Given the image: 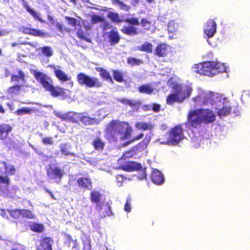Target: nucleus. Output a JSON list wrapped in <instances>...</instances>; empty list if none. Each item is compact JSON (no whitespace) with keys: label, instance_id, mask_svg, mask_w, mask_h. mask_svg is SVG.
<instances>
[{"label":"nucleus","instance_id":"48","mask_svg":"<svg viewBox=\"0 0 250 250\" xmlns=\"http://www.w3.org/2000/svg\"><path fill=\"white\" fill-rule=\"evenodd\" d=\"M10 216L15 219H18L21 217V209H14L9 212Z\"/></svg>","mask_w":250,"mask_h":250},{"label":"nucleus","instance_id":"1","mask_svg":"<svg viewBox=\"0 0 250 250\" xmlns=\"http://www.w3.org/2000/svg\"><path fill=\"white\" fill-rule=\"evenodd\" d=\"M132 131V127L128 123L117 120H111L105 129L106 138L113 141L118 139L124 141L130 139Z\"/></svg>","mask_w":250,"mask_h":250},{"label":"nucleus","instance_id":"28","mask_svg":"<svg viewBox=\"0 0 250 250\" xmlns=\"http://www.w3.org/2000/svg\"><path fill=\"white\" fill-rule=\"evenodd\" d=\"M91 144L94 148L95 150L98 151H102L105 146L104 142L99 137H97L94 139L92 141Z\"/></svg>","mask_w":250,"mask_h":250},{"label":"nucleus","instance_id":"38","mask_svg":"<svg viewBox=\"0 0 250 250\" xmlns=\"http://www.w3.org/2000/svg\"><path fill=\"white\" fill-rule=\"evenodd\" d=\"M114 79L118 83H123L124 81L123 73L118 70H112V71Z\"/></svg>","mask_w":250,"mask_h":250},{"label":"nucleus","instance_id":"64","mask_svg":"<svg viewBox=\"0 0 250 250\" xmlns=\"http://www.w3.org/2000/svg\"><path fill=\"white\" fill-rule=\"evenodd\" d=\"M46 192H47V193H48L51 196V197L53 198V199H55V197L54 196V195L53 194L52 192L49 190L48 189H46Z\"/></svg>","mask_w":250,"mask_h":250},{"label":"nucleus","instance_id":"60","mask_svg":"<svg viewBox=\"0 0 250 250\" xmlns=\"http://www.w3.org/2000/svg\"><path fill=\"white\" fill-rule=\"evenodd\" d=\"M22 44H24V45H29L30 46H31L32 47H36V44H37V43H33V42H22L21 43Z\"/></svg>","mask_w":250,"mask_h":250},{"label":"nucleus","instance_id":"5","mask_svg":"<svg viewBox=\"0 0 250 250\" xmlns=\"http://www.w3.org/2000/svg\"><path fill=\"white\" fill-rule=\"evenodd\" d=\"M194 72L201 75L212 76L226 71L224 64L213 61L206 62L194 65Z\"/></svg>","mask_w":250,"mask_h":250},{"label":"nucleus","instance_id":"24","mask_svg":"<svg viewBox=\"0 0 250 250\" xmlns=\"http://www.w3.org/2000/svg\"><path fill=\"white\" fill-rule=\"evenodd\" d=\"M151 179L152 181L157 184L160 185L164 182V176L163 174L159 170H154L151 175Z\"/></svg>","mask_w":250,"mask_h":250},{"label":"nucleus","instance_id":"54","mask_svg":"<svg viewBox=\"0 0 250 250\" xmlns=\"http://www.w3.org/2000/svg\"><path fill=\"white\" fill-rule=\"evenodd\" d=\"M22 85L16 84L14 86H11L9 88L8 91L10 93H15L19 92L21 87Z\"/></svg>","mask_w":250,"mask_h":250},{"label":"nucleus","instance_id":"53","mask_svg":"<svg viewBox=\"0 0 250 250\" xmlns=\"http://www.w3.org/2000/svg\"><path fill=\"white\" fill-rule=\"evenodd\" d=\"M77 36L79 39L84 40L88 42H91V39L87 38L83 31H78L77 32Z\"/></svg>","mask_w":250,"mask_h":250},{"label":"nucleus","instance_id":"30","mask_svg":"<svg viewBox=\"0 0 250 250\" xmlns=\"http://www.w3.org/2000/svg\"><path fill=\"white\" fill-rule=\"evenodd\" d=\"M21 0L22 2L23 6L26 9V11H28L34 18L38 19L41 22H44V21L39 16L38 14L35 11L30 8L25 0Z\"/></svg>","mask_w":250,"mask_h":250},{"label":"nucleus","instance_id":"58","mask_svg":"<svg viewBox=\"0 0 250 250\" xmlns=\"http://www.w3.org/2000/svg\"><path fill=\"white\" fill-rule=\"evenodd\" d=\"M193 101L197 104L201 103L202 105V98H201V92L198 95L192 98Z\"/></svg>","mask_w":250,"mask_h":250},{"label":"nucleus","instance_id":"4","mask_svg":"<svg viewBox=\"0 0 250 250\" xmlns=\"http://www.w3.org/2000/svg\"><path fill=\"white\" fill-rule=\"evenodd\" d=\"M33 74L38 83L46 91L49 92L52 96L57 97L65 95V89L59 86H55L52 80L47 74L37 70H34Z\"/></svg>","mask_w":250,"mask_h":250},{"label":"nucleus","instance_id":"20","mask_svg":"<svg viewBox=\"0 0 250 250\" xmlns=\"http://www.w3.org/2000/svg\"><path fill=\"white\" fill-rule=\"evenodd\" d=\"M214 93L210 91H202L201 98H202V105L210 104L213 105L215 104L214 100Z\"/></svg>","mask_w":250,"mask_h":250},{"label":"nucleus","instance_id":"45","mask_svg":"<svg viewBox=\"0 0 250 250\" xmlns=\"http://www.w3.org/2000/svg\"><path fill=\"white\" fill-rule=\"evenodd\" d=\"M117 101L123 104H124L126 105H129L131 107L136 106L138 104L137 102L134 100L128 99L125 98L118 99Z\"/></svg>","mask_w":250,"mask_h":250},{"label":"nucleus","instance_id":"40","mask_svg":"<svg viewBox=\"0 0 250 250\" xmlns=\"http://www.w3.org/2000/svg\"><path fill=\"white\" fill-rule=\"evenodd\" d=\"M21 217L30 219H34L36 215L33 212L28 209H21Z\"/></svg>","mask_w":250,"mask_h":250},{"label":"nucleus","instance_id":"13","mask_svg":"<svg viewBox=\"0 0 250 250\" xmlns=\"http://www.w3.org/2000/svg\"><path fill=\"white\" fill-rule=\"evenodd\" d=\"M192 91V88L187 85L183 87L177 85L175 88V92L182 103L190 96Z\"/></svg>","mask_w":250,"mask_h":250},{"label":"nucleus","instance_id":"44","mask_svg":"<svg viewBox=\"0 0 250 250\" xmlns=\"http://www.w3.org/2000/svg\"><path fill=\"white\" fill-rule=\"evenodd\" d=\"M30 228L34 232H42L44 229V226L42 224L34 222L30 226Z\"/></svg>","mask_w":250,"mask_h":250},{"label":"nucleus","instance_id":"23","mask_svg":"<svg viewBox=\"0 0 250 250\" xmlns=\"http://www.w3.org/2000/svg\"><path fill=\"white\" fill-rule=\"evenodd\" d=\"M108 38L109 42L111 45H114L118 43L121 39L118 32L115 30L110 31L108 35Z\"/></svg>","mask_w":250,"mask_h":250},{"label":"nucleus","instance_id":"57","mask_svg":"<svg viewBox=\"0 0 250 250\" xmlns=\"http://www.w3.org/2000/svg\"><path fill=\"white\" fill-rule=\"evenodd\" d=\"M131 200L130 198H128L126 200L125 204L124 207V210L126 212H130L131 210Z\"/></svg>","mask_w":250,"mask_h":250},{"label":"nucleus","instance_id":"26","mask_svg":"<svg viewBox=\"0 0 250 250\" xmlns=\"http://www.w3.org/2000/svg\"><path fill=\"white\" fill-rule=\"evenodd\" d=\"M71 146L68 143L62 144L60 145V151L62 154L65 156H71L72 157H77V155L74 152H71L69 151Z\"/></svg>","mask_w":250,"mask_h":250},{"label":"nucleus","instance_id":"2","mask_svg":"<svg viewBox=\"0 0 250 250\" xmlns=\"http://www.w3.org/2000/svg\"><path fill=\"white\" fill-rule=\"evenodd\" d=\"M216 115L208 109H198L190 110L187 116V122L192 128H197L201 126L202 123L209 124L215 121Z\"/></svg>","mask_w":250,"mask_h":250},{"label":"nucleus","instance_id":"31","mask_svg":"<svg viewBox=\"0 0 250 250\" xmlns=\"http://www.w3.org/2000/svg\"><path fill=\"white\" fill-rule=\"evenodd\" d=\"M232 107L230 106H223L217 111V115L220 118L224 117L229 115L231 112Z\"/></svg>","mask_w":250,"mask_h":250},{"label":"nucleus","instance_id":"15","mask_svg":"<svg viewBox=\"0 0 250 250\" xmlns=\"http://www.w3.org/2000/svg\"><path fill=\"white\" fill-rule=\"evenodd\" d=\"M54 240L50 237H44L40 240L39 246L37 247V250H52V245Z\"/></svg>","mask_w":250,"mask_h":250},{"label":"nucleus","instance_id":"42","mask_svg":"<svg viewBox=\"0 0 250 250\" xmlns=\"http://www.w3.org/2000/svg\"><path fill=\"white\" fill-rule=\"evenodd\" d=\"M111 2L113 5H119L121 10L125 11H128L130 9L129 5L125 4L120 0H111Z\"/></svg>","mask_w":250,"mask_h":250},{"label":"nucleus","instance_id":"14","mask_svg":"<svg viewBox=\"0 0 250 250\" xmlns=\"http://www.w3.org/2000/svg\"><path fill=\"white\" fill-rule=\"evenodd\" d=\"M19 31L24 34L35 37L43 38L46 36V33L42 30L25 26H21Z\"/></svg>","mask_w":250,"mask_h":250},{"label":"nucleus","instance_id":"3","mask_svg":"<svg viewBox=\"0 0 250 250\" xmlns=\"http://www.w3.org/2000/svg\"><path fill=\"white\" fill-rule=\"evenodd\" d=\"M107 17L112 22L119 24L124 22L129 24L128 26L124 25L121 29V31L125 35L131 36L139 34L140 31L138 28L135 27V26H139L140 25L138 18L131 17L122 19L120 18L118 13L112 11L109 12Z\"/></svg>","mask_w":250,"mask_h":250},{"label":"nucleus","instance_id":"19","mask_svg":"<svg viewBox=\"0 0 250 250\" xmlns=\"http://www.w3.org/2000/svg\"><path fill=\"white\" fill-rule=\"evenodd\" d=\"M49 67L53 69L56 77L62 82H65L70 80L71 78L68 77L62 70L57 68L54 65H49Z\"/></svg>","mask_w":250,"mask_h":250},{"label":"nucleus","instance_id":"18","mask_svg":"<svg viewBox=\"0 0 250 250\" xmlns=\"http://www.w3.org/2000/svg\"><path fill=\"white\" fill-rule=\"evenodd\" d=\"M78 186L84 190H91L92 188V182L90 177H82L77 180Z\"/></svg>","mask_w":250,"mask_h":250},{"label":"nucleus","instance_id":"9","mask_svg":"<svg viewBox=\"0 0 250 250\" xmlns=\"http://www.w3.org/2000/svg\"><path fill=\"white\" fill-rule=\"evenodd\" d=\"M0 164L4 167L5 174L9 176L15 174L16 170L13 165L8 164L5 161L1 162ZM1 183L5 184L7 187L10 183V179L7 176L0 175V184ZM2 192H3V189L0 185V193Z\"/></svg>","mask_w":250,"mask_h":250},{"label":"nucleus","instance_id":"29","mask_svg":"<svg viewBox=\"0 0 250 250\" xmlns=\"http://www.w3.org/2000/svg\"><path fill=\"white\" fill-rule=\"evenodd\" d=\"M137 49L140 51L146 52L147 53H150L152 52L153 45L149 42H145L141 45L138 46L137 47Z\"/></svg>","mask_w":250,"mask_h":250},{"label":"nucleus","instance_id":"43","mask_svg":"<svg viewBox=\"0 0 250 250\" xmlns=\"http://www.w3.org/2000/svg\"><path fill=\"white\" fill-rule=\"evenodd\" d=\"M178 25L173 20L169 21L167 24V30L169 33H175L178 31Z\"/></svg>","mask_w":250,"mask_h":250},{"label":"nucleus","instance_id":"39","mask_svg":"<svg viewBox=\"0 0 250 250\" xmlns=\"http://www.w3.org/2000/svg\"><path fill=\"white\" fill-rule=\"evenodd\" d=\"M135 126L139 130H147L152 129L153 126L151 124H148L146 123L137 122L135 124Z\"/></svg>","mask_w":250,"mask_h":250},{"label":"nucleus","instance_id":"50","mask_svg":"<svg viewBox=\"0 0 250 250\" xmlns=\"http://www.w3.org/2000/svg\"><path fill=\"white\" fill-rule=\"evenodd\" d=\"M144 136V134L143 133H141L138 135H136L134 137L132 138L131 139H129L128 141L125 142L124 144V146H127L129 144L133 143L135 141L139 140L142 139Z\"/></svg>","mask_w":250,"mask_h":250},{"label":"nucleus","instance_id":"41","mask_svg":"<svg viewBox=\"0 0 250 250\" xmlns=\"http://www.w3.org/2000/svg\"><path fill=\"white\" fill-rule=\"evenodd\" d=\"M138 153L137 151L134 148V146L132 147L130 149L125 151L122 157L119 159L120 160H122L123 159H125L126 158H131L132 156L135 155Z\"/></svg>","mask_w":250,"mask_h":250},{"label":"nucleus","instance_id":"16","mask_svg":"<svg viewBox=\"0 0 250 250\" xmlns=\"http://www.w3.org/2000/svg\"><path fill=\"white\" fill-rule=\"evenodd\" d=\"M101 194L97 191L93 190L90 192V200L91 202L96 204V208L98 211L102 210V207L104 205L103 202H101Z\"/></svg>","mask_w":250,"mask_h":250},{"label":"nucleus","instance_id":"63","mask_svg":"<svg viewBox=\"0 0 250 250\" xmlns=\"http://www.w3.org/2000/svg\"><path fill=\"white\" fill-rule=\"evenodd\" d=\"M150 106L149 105H145L143 106V109L145 111H148L150 109Z\"/></svg>","mask_w":250,"mask_h":250},{"label":"nucleus","instance_id":"6","mask_svg":"<svg viewBox=\"0 0 250 250\" xmlns=\"http://www.w3.org/2000/svg\"><path fill=\"white\" fill-rule=\"evenodd\" d=\"M184 138V129L181 125H177L172 128L168 132L167 140L162 144L168 145H176Z\"/></svg>","mask_w":250,"mask_h":250},{"label":"nucleus","instance_id":"37","mask_svg":"<svg viewBox=\"0 0 250 250\" xmlns=\"http://www.w3.org/2000/svg\"><path fill=\"white\" fill-rule=\"evenodd\" d=\"M65 244H66L68 247L71 246L73 249L76 248L78 247L76 240H74L70 235L66 234L65 235Z\"/></svg>","mask_w":250,"mask_h":250},{"label":"nucleus","instance_id":"22","mask_svg":"<svg viewBox=\"0 0 250 250\" xmlns=\"http://www.w3.org/2000/svg\"><path fill=\"white\" fill-rule=\"evenodd\" d=\"M80 122L84 125H90L96 123V120L86 115L84 113H80L79 122Z\"/></svg>","mask_w":250,"mask_h":250},{"label":"nucleus","instance_id":"32","mask_svg":"<svg viewBox=\"0 0 250 250\" xmlns=\"http://www.w3.org/2000/svg\"><path fill=\"white\" fill-rule=\"evenodd\" d=\"M166 102L168 105H172L176 102L179 103H182L176 92L168 95L167 97Z\"/></svg>","mask_w":250,"mask_h":250},{"label":"nucleus","instance_id":"36","mask_svg":"<svg viewBox=\"0 0 250 250\" xmlns=\"http://www.w3.org/2000/svg\"><path fill=\"white\" fill-rule=\"evenodd\" d=\"M18 73L19 75H12L11 77V82H19L21 80L22 82H25V76L24 72L21 70H18Z\"/></svg>","mask_w":250,"mask_h":250},{"label":"nucleus","instance_id":"33","mask_svg":"<svg viewBox=\"0 0 250 250\" xmlns=\"http://www.w3.org/2000/svg\"><path fill=\"white\" fill-rule=\"evenodd\" d=\"M139 23L140 24H141V26L146 31L150 30L153 26L152 21H149L146 18L141 19Z\"/></svg>","mask_w":250,"mask_h":250},{"label":"nucleus","instance_id":"8","mask_svg":"<svg viewBox=\"0 0 250 250\" xmlns=\"http://www.w3.org/2000/svg\"><path fill=\"white\" fill-rule=\"evenodd\" d=\"M118 168L127 172L137 171L140 172L138 177L140 179H146V168H143L140 163L135 162H128L127 163L121 165Z\"/></svg>","mask_w":250,"mask_h":250},{"label":"nucleus","instance_id":"59","mask_svg":"<svg viewBox=\"0 0 250 250\" xmlns=\"http://www.w3.org/2000/svg\"><path fill=\"white\" fill-rule=\"evenodd\" d=\"M161 106L158 104H153L152 105V109L155 112H158L160 111Z\"/></svg>","mask_w":250,"mask_h":250},{"label":"nucleus","instance_id":"34","mask_svg":"<svg viewBox=\"0 0 250 250\" xmlns=\"http://www.w3.org/2000/svg\"><path fill=\"white\" fill-rule=\"evenodd\" d=\"M138 91L140 93L150 95L154 91V88L149 84H143L138 88Z\"/></svg>","mask_w":250,"mask_h":250},{"label":"nucleus","instance_id":"12","mask_svg":"<svg viewBox=\"0 0 250 250\" xmlns=\"http://www.w3.org/2000/svg\"><path fill=\"white\" fill-rule=\"evenodd\" d=\"M55 115L63 121L79 124V117L80 113L75 112H68L64 114L60 112L55 113Z\"/></svg>","mask_w":250,"mask_h":250},{"label":"nucleus","instance_id":"46","mask_svg":"<svg viewBox=\"0 0 250 250\" xmlns=\"http://www.w3.org/2000/svg\"><path fill=\"white\" fill-rule=\"evenodd\" d=\"M91 23L93 24H95L100 22H104L105 21V19L99 15L93 14L91 17Z\"/></svg>","mask_w":250,"mask_h":250},{"label":"nucleus","instance_id":"7","mask_svg":"<svg viewBox=\"0 0 250 250\" xmlns=\"http://www.w3.org/2000/svg\"><path fill=\"white\" fill-rule=\"evenodd\" d=\"M79 84L89 88H100L102 86V83L96 77H90L84 73H79L76 77Z\"/></svg>","mask_w":250,"mask_h":250},{"label":"nucleus","instance_id":"51","mask_svg":"<svg viewBox=\"0 0 250 250\" xmlns=\"http://www.w3.org/2000/svg\"><path fill=\"white\" fill-rule=\"evenodd\" d=\"M126 179V177L122 174H117L116 176V183L119 187L122 186L123 182Z\"/></svg>","mask_w":250,"mask_h":250},{"label":"nucleus","instance_id":"49","mask_svg":"<svg viewBox=\"0 0 250 250\" xmlns=\"http://www.w3.org/2000/svg\"><path fill=\"white\" fill-rule=\"evenodd\" d=\"M42 53L46 57H49L52 56L53 51L50 46H45L42 48Z\"/></svg>","mask_w":250,"mask_h":250},{"label":"nucleus","instance_id":"56","mask_svg":"<svg viewBox=\"0 0 250 250\" xmlns=\"http://www.w3.org/2000/svg\"><path fill=\"white\" fill-rule=\"evenodd\" d=\"M42 143L44 145H53V138L51 137H45L42 139Z\"/></svg>","mask_w":250,"mask_h":250},{"label":"nucleus","instance_id":"62","mask_svg":"<svg viewBox=\"0 0 250 250\" xmlns=\"http://www.w3.org/2000/svg\"><path fill=\"white\" fill-rule=\"evenodd\" d=\"M10 250H26L24 247L21 246L18 248L12 249Z\"/></svg>","mask_w":250,"mask_h":250},{"label":"nucleus","instance_id":"21","mask_svg":"<svg viewBox=\"0 0 250 250\" xmlns=\"http://www.w3.org/2000/svg\"><path fill=\"white\" fill-rule=\"evenodd\" d=\"M12 126L8 124L0 125V140H4L8 137L9 133L12 131Z\"/></svg>","mask_w":250,"mask_h":250},{"label":"nucleus","instance_id":"27","mask_svg":"<svg viewBox=\"0 0 250 250\" xmlns=\"http://www.w3.org/2000/svg\"><path fill=\"white\" fill-rule=\"evenodd\" d=\"M149 141V137H146L141 142L134 146V148L136 150L137 152L143 151L147 147Z\"/></svg>","mask_w":250,"mask_h":250},{"label":"nucleus","instance_id":"47","mask_svg":"<svg viewBox=\"0 0 250 250\" xmlns=\"http://www.w3.org/2000/svg\"><path fill=\"white\" fill-rule=\"evenodd\" d=\"M34 110L30 108L24 107L17 109L15 113L17 115H22L26 114H30Z\"/></svg>","mask_w":250,"mask_h":250},{"label":"nucleus","instance_id":"61","mask_svg":"<svg viewBox=\"0 0 250 250\" xmlns=\"http://www.w3.org/2000/svg\"><path fill=\"white\" fill-rule=\"evenodd\" d=\"M56 27L57 28V29L60 31V32H62L63 31V27H62V25L60 23H57L56 24Z\"/></svg>","mask_w":250,"mask_h":250},{"label":"nucleus","instance_id":"55","mask_svg":"<svg viewBox=\"0 0 250 250\" xmlns=\"http://www.w3.org/2000/svg\"><path fill=\"white\" fill-rule=\"evenodd\" d=\"M65 19L68 21L69 25L73 27H75L77 25V20L76 19L68 16H66Z\"/></svg>","mask_w":250,"mask_h":250},{"label":"nucleus","instance_id":"11","mask_svg":"<svg viewBox=\"0 0 250 250\" xmlns=\"http://www.w3.org/2000/svg\"><path fill=\"white\" fill-rule=\"evenodd\" d=\"M171 52V47L170 45L160 42L156 46L154 54L159 58H166Z\"/></svg>","mask_w":250,"mask_h":250},{"label":"nucleus","instance_id":"35","mask_svg":"<svg viewBox=\"0 0 250 250\" xmlns=\"http://www.w3.org/2000/svg\"><path fill=\"white\" fill-rule=\"evenodd\" d=\"M126 62L131 66H139L144 63V61L140 59L129 57L127 58Z\"/></svg>","mask_w":250,"mask_h":250},{"label":"nucleus","instance_id":"17","mask_svg":"<svg viewBox=\"0 0 250 250\" xmlns=\"http://www.w3.org/2000/svg\"><path fill=\"white\" fill-rule=\"evenodd\" d=\"M216 32V23L213 20H208L204 27V33L208 38L213 36Z\"/></svg>","mask_w":250,"mask_h":250},{"label":"nucleus","instance_id":"25","mask_svg":"<svg viewBox=\"0 0 250 250\" xmlns=\"http://www.w3.org/2000/svg\"><path fill=\"white\" fill-rule=\"evenodd\" d=\"M96 70L99 72L100 76L103 80L108 81L112 83H113V79L109 73L105 69L103 68L98 67L96 68Z\"/></svg>","mask_w":250,"mask_h":250},{"label":"nucleus","instance_id":"10","mask_svg":"<svg viewBox=\"0 0 250 250\" xmlns=\"http://www.w3.org/2000/svg\"><path fill=\"white\" fill-rule=\"evenodd\" d=\"M46 170L48 178L56 180L57 183H59L61 181L64 174L63 169L58 166L52 167L49 165L46 167Z\"/></svg>","mask_w":250,"mask_h":250},{"label":"nucleus","instance_id":"52","mask_svg":"<svg viewBox=\"0 0 250 250\" xmlns=\"http://www.w3.org/2000/svg\"><path fill=\"white\" fill-rule=\"evenodd\" d=\"M105 207L104 209V212L103 213L104 216H109L112 214V211H111V208L110 205L108 204V203H106V204H104V205Z\"/></svg>","mask_w":250,"mask_h":250}]
</instances>
